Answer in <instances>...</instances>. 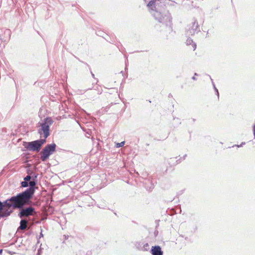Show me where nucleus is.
<instances>
[{
  "instance_id": "nucleus-1",
  "label": "nucleus",
  "mask_w": 255,
  "mask_h": 255,
  "mask_svg": "<svg viewBox=\"0 0 255 255\" xmlns=\"http://www.w3.org/2000/svg\"><path fill=\"white\" fill-rule=\"evenodd\" d=\"M31 198L28 197L26 193L23 192L18 194L17 196H12L10 199L5 201L6 208H10L12 207L14 209L21 208Z\"/></svg>"
},
{
  "instance_id": "nucleus-2",
  "label": "nucleus",
  "mask_w": 255,
  "mask_h": 255,
  "mask_svg": "<svg viewBox=\"0 0 255 255\" xmlns=\"http://www.w3.org/2000/svg\"><path fill=\"white\" fill-rule=\"evenodd\" d=\"M52 123V121L50 118H46L43 123L39 124L40 128L38 129V133L41 138H46L49 135V126Z\"/></svg>"
},
{
  "instance_id": "nucleus-3",
  "label": "nucleus",
  "mask_w": 255,
  "mask_h": 255,
  "mask_svg": "<svg viewBox=\"0 0 255 255\" xmlns=\"http://www.w3.org/2000/svg\"><path fill=\"white\" fill-rule=\"evenodd\" d=\"M46 142L45 139H40L39 140L29 142L26 143L24 145L25 147L31 151H38L43 144Z\"/></svg>"
},
{
  "instance_id": "nucleus-4",
  "label": "nucleus",
  "mask_w": 255,
  "mask_h": 255,
  "mask_svg": "<svg viewBox=\"0 0 255 255\" xmlns=\"http://www.w3.org/2000/svg\"><path fill=\"white\" fill-rule=\"evenodd\" d=\"M56 144H50L47 145L41 152L40 159L42 161H45L55 151Z\"/></svg>"
},
{
  "instance_id": "nucleus-5",
  "label": "nucleus",
  "mask_w": 255,
  "mask_h": 255,
  "mask_svg": "<svg viewBox=\"0 0 255 255\" xmlns=\"http://www.w3.org/2000/svg\"><path fill=\"white\" fill-rule=\"evenodd\" d=\"M160 3L159 0H152L148 2L147 6L150 10L157 11Z\"/></svg>"
},
{
  "instance_id": "nucleus-6",
  "label": "nucleus",
  "mask_w": 255,
  "mask_h": 255,
  "mask_svg": "<svg viewBox=\"0 0 255 255\" xmlns=\"http://www.w3.org/2000/svg\"><path fill=\"white\" fill-rule=\"evenodd\" d=\"M30 187L26 189L24 192L25 193H26L27 195L30 198H32V195L34 194L35 192V187L34 186L36 185V182L34 181H31L29 183Z\"/></svg>"
},
{
  "instance_id": "nucleus-7",
  "label": "nucleus",
  "mask_w": 255,
  "mask_h": 255,
  "mask_svg": "<svg viewBox=\"0 0 255 255\" xmlns=\"http://www.w3.org/2000/svg\"><path fill=\"white\" fill-rule=\"evenodd\" d=\"M34 212V209L32 207H29L26 209H22L20 212V217H28L30 215H32L33 213Z\"/></svg>"
},
{
  "instance_id": "nucleus-8",
  "label": "nucleus",
  "mask_w": 255,
  "mask_h": 255,
  "mask_svg": "<svg viewBox=\"0 0 255 255\" xmlns=\"http://www.w3.org/2000/svg\"><path fill=\"white\" fill-rule=\"evenodd\" d=\"M198 22L195 21L188 25V30L191 34H194L198 28Z\"/></svg>"
},
{
  "instance_id": "nucleus-9",
  "label": "nucleus",
  "mask_w": 255,
  "mask_h": 255,
  "mask_svg": "<svg viewBox=\"0 0 255 255\" xmlns=\"http://www.w3.org/2000/svg\"><path fill=\"white\" fill-rule=\"evenodd\" d=\"M151 253L153 255H162L163 254L159 246L152 247Z\"/></svg>"
},
{
  "instance_id": "nucleus-10",
  "label": "nucleus",
  "mask_w": 255,
  "mask_h": 255,
  "mask_svg": "<svg viewBox=\"0 0 255 255\" xmlns=\"http://www.w3.org/2000/svg\"><path fill=\"white\" fill-rule=\"evenodd\" d=\"M186 44L189 45H191L193 50H195L196 48V44L193 42L192 39L188 38L186 40Z\"/></svg>"
},
{
  "instance_id": "nucleus-11",
  "label": "nucleus",
  "mask_w": 255,
  "mask_h": 255,
  "mask_svg": "<svg viewBox=\"0 0 255 255\" xmlns=\"http://www.w3.org/2000/svg\"><path fill=\"white\" fill-rule=\"evenodd\" d=\"M27 221L25 220H22L21 221H20V226L19 227V229H20L21 230H25L26 227H27Z\"/></svg>"
},
{
  "instance_id": "nucleus-12",
  "label": "nucleus",
  "mask_w": 255,
  "mask_h": 255,
  "mask_svg": "<svg viewBox=\"0 0 255 255\" xmlns=\"http://www.w3.org/2000/svg\"><path fill=\"white\" fill-rule=\"evenodd\" d=\"M21 186L23 187H26L28 186V182L26 181H22L21 183Z\"/></svg>"
},
{
  "instance_id": "nucleus-13",
  "label": "nucleus",
  "mask_w": 255,
  "mask_h": 255,
  "mask_svg": "<svg viewBox=\"0 0 255 255\" xmlns=\"http://www.w3.org/2000/svg\"><path fill=\"white\" fill-rule=\"evenodd\" d=\"M125 144V141L121 142L120 143H117V147H120L123 146Z\"/></svg>"
},
{
  "instance_id": "nucleus-14",
  "label": "nucleus",
  "mask_w": 255,
  "mask_h": 255,
  "mask_svg": "<svg viewBox=\"0 0 255 255\" xmlns=\"http://www.w3.org/2000/svg\"><path fill=\"white\" fill-rule=\"evenodd\" d=\"M31 179V176L29 175L26 176L24 178V180L26 181H29Z\"/></svg>"
},
{
  "instance_id": "nucleus-15",
  "label": "nucleus",
  "mask_w": 255,
  "mask_h": 255,
  "mask_svg": "<svg viewBox=\"0 0 255 255\" xmlns=\"http://www.w3.org/2000/svg\"><path fill=\"white\" fill-rule=\"evenodd\" d=\"M253 132H254V137L255 138V125H254V128H253Z\"/></svg>"
},
{
  "instance_id": "nucleus-16",
  "label": "nucleus",
  "mask_w": 255,
  "mask_h": 255,
  "mask_svg": "<svg viewBox=\"0 0 255 255\" xmlns=\"http://www.w3.org/2000/svg\"><path fill=\"white\" fill-rule=\"evenodd\" d=\"M2 252V249L0 250V255L1 254Z\"/></svg>"
},
{
  "instance_id": "nucleus-17",
  "label": "nucleus",
  "mask_w": 255,
  "mask_h": 255,
  "mask_svg": "<svg viewBox=\"0 0 255 255\" xmlns=\"http://www.w3.org/2000/svg\"><path fill=\"white\" fill-rule=\"evenodd\" d=\"M159 22H161L162 21L161 19H159Z\"/></svg>"
}]
</instances>
